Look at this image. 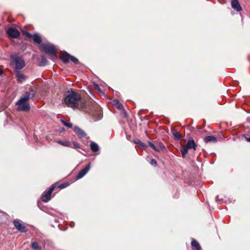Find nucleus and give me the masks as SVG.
<instances>
[{"label": "nucleus", "mask_w": 250, "mask_h": 250, "mask_svg": "<svg viewBox=\"0 0 250 250\" xmlns=\"http://www.w3.org/2000/svg\"><path fill=\"white\" fill-rule=\"evenodd\" d=\"M64 101L68 107L73 109L78 108L84 113H91L90 105L86 103L84 99L82 98L80 94L72 90L67 91Z\"/></svg>", "instance_id": "obj_1"}, {"label": "nucleus", "mask_w": 250, "mask_h": 250, "mask_svg": "<svg viewBox=\"0 0 250 250\" xmlns=\"http://www.w3.org/2000/svg\"><path fill=\"white\" fill-rule=\"evenodd\" d=\"M11 63L15 65L16 70H20L25 66V63L23 59L17 54L11 56Z\"/></svg>", "instance_id": "obj_2"}, {"label": "nucleus", "mask_w": 250, "mask_h": 250, "mask_svg": "<svg viewBox=\"0 0 250 250\" xmlns=\"http://www.w3.org/2000/svg\"><path fill=\"white\" fill-rule=\"evenodd\" d=\"M41 47L45 53L50 55L52 60L56 59V56L55 55L56 48L53 44L43 43L42 44Z\"/></svg>", "instance_id": "obj_3"}, {"label": "nucleus", "mask_w": 250, "mask_h": 250, "mask_svg": "<svg viewBox=\"0 0 250 250\" xmlns=\"http://www.w3.org/2000/svg\"><path fill=\"white\" fill-rule=\"evenodd\" d=\"M196 148L197 145L193 139L188 140L185 146L181 150L182 157H185L188 149L193 148L195 150Z\"/></svg>", "instance_id": "obj_4"}, {"label": "nucleus", "mask_w": 250, "mask_h": 250, "mask_svg": "<svg viewBox=\"0 0 250 250\" xmlns=\"http://www.w3.org/2000/svg\"><path fill=\"white\" fill-rule=\"evenodd\" d=\"M60 59L65 63H67L69 60L75 64H77L79 62L78 60L76 58L70 55L66 52H63L62 53V55L60 57Z\"/></svg>", "instance_id": "obj_5"}, {"label": "nucleus", "mask_w": 250, "mask_h": 250, "mask_svg": "<svg viewBox=\"0 0 250 250\" xmlns=\"http://www.w3.org/2000/svg\"><path fill=\"white\" fill-rule=\"evenodd\" d=\"M17 109L18 111H28L30 106L27 101H23L21 99L17 102Z\"/></svg>", "instance_id": "obj_6"}, {"label": "nucleus", "mask_w": 250, "mask_h": 250, "mask_svg": "<svg viewBox=\"0 0 250 250\" xmlns=\"http://www.w3.org/2000/svg\"><path fill=\"white\" fill-rule=\"evenodd\" d=\"M55 186L52 185L47 191H44L42 196V200L44 202H48L51 199V195Z\"/></svg>", "instance_id": "obj_7"}, {"label": "nucleus", "mask_w": 250, "mask_h": 250, "mask_svg": "<svg viewBox=\"0 0 250 250\" xmlns=\"http://www.w3.org/2000/svg\"><path fill=\"white\" fill-rule=\"evenodd\" d=\"M24 34L27 38L32 39L34 42L38 44L41 43L42 42L41 36L38 34H35L32 35L29 32L26 31L24 32Z\"/></svg>", "instance_id": "obj_8"}, {"label": "nucleus", "mask_w": 250, "mask_h": 250, "mask_svg": "<svg viewBox=\"0 0 250 250\" xmlns=\"http://www.w3.org/2000/svg\"><path fill=\"white\" fill-rule=\"evenodd\" d=\"M6 33L8 36L12 38H18L20 35V32L17 29L13 27L9 28Z\"/></svg>", "instance_id": "obj_9"}, {"label": "nucleus", "mask_w": 250, "mask_h": 250, "mask_svg": "<svg viewBox=\"0 0 250 250\" xmlns=\"http://www.w3.org/2000/svg\"><path fill=\"white\" fill-rule=\"evenodd\" d=\"M35 95V92L32 89H31L29 91L25 92L21 97V99L27 101L32 98Z\"/></svg>", "instance_id": "obj_10"}, {"label": "nucleus", "mask_w": 250, "mask_h": 250, "mask_svg": "<svg viewBox=\"0 0 250 250\" xmlns=\"http://www.w3.org/2000/svg\"><path fill=\"white\" fill-rule=\"evenodd\" d=\"M90 168V164H88L85 167L81 169L78 174L77 175L76 178L77 180L83 178L89 170Z\"/></svg>", "instance_id": "obj_11"}, {"label": "nucleus", "mask_w": 250, "mask_h": 250, "mask_svg": "<svg viewBox=\"0 0 250 250\" xmlns=\"http://www.w3.org/2000/svg\"><path fill=\"white\" fill-rule=\"evenodd\" d=\"M13 224L15 228L20 231L21 232H25L26 231L27 229L26 227L20 221L15 220L14 221Z\"/></svg>", "instance_id": "obj_12"}, {"label": "nucleus", "mask_w": 250, "mask_h": 250, "mask_svg": "<svg viewBox=\"0 0 250 250\" xmlns=\"http://www.w3.org/2000/svg\"><path fill=\"white\" fill-rule=\"evenodd\" d=\"M231 5L233 9L236 10L238 12L242 10V7L238 0H232L231 1Z\"/></svg>", "instance_id": "obj_13"}, {"label": "nucleus", "mask_w": 250, "mask_h": 250, "mask_svg": "<svg viewBox=\"0 0 250 250\" xmlns=\"http://www.w3.org/2000/svg\"><path fill=\"white\" fill-rule=\"evenodd\" d=\"M16 76L19 81L22 82L26 79V77L20 70H17Z\"/></svg>", "instance_id": "obj_14"}, {"label": "nucleus", "mask_w": 250, "mask_h": 250, "mask_svg": "<svg viewBox=\"0 0 250 250\" xmlns=\"http://www.w3.org/2000/svg\"><path fill=\"white\" fill-rule=\"evenodd\" d=\"M74 131L77 133L79 135L82 137H85L86 136V134L82 129L77 126H76L74 128Z\"/></svg>", "instance_id": "obj_15"}, {"label": "nucleus", "mask_w": 250, "mask_h": 250, "mask_svg": "<svg viewBox=\"0 0 250 250\" xmlns=\"http://www.w3.org/2000/svg\"><path fill=\"white\" fill-rule=\"evenodd\" d=\"M191 246L194 250H200L201 249L199 243L195 240H192L191 241Z\"/></svg>", "instance_id": "obj_16"}, {"label": "nucleus", "mask_w": 250, "mask_h": 250, "mask_svg": "<svg viewBox=\"0 0 250 250\" xmlns=\"http://www.w3.org/2000/svg\"><path fill=\"white\" fill-rule=\"evenodd\" d=\"M204 141L207 143L211 142L215 143L217 142V139L213 136H208L205 137Z\"/></svg>", "instance_id": "obj_17"}, {"label": "nucleus", "mask_w": 250, "mask_h": 250, "mask_svg": "<svg viewBox=\"0 0 250 250\" xmlns=\"http://www.w3.org/2000/svg\"><path fill=\"white\" fill-rule=\"evenodd\" d=\"M90 148L93 152H96L99 151V147L97 144L92 142L90 145Z\"/></svg>", "instance_id": "obj_18"}, {"label": "nucleus", "mask_w": 250, "mask_h": 250, "mask_svg": "<svg viewBox=\"0 0 250 250\" xmlns=\"http://www.w3.org/2000/svg\"><path fill=\"white\" fill-rule=\"evenodd\" d=\"M57 143L64 146H71V144L68 141H63L62 140H59L57 141Z\"/></svg>", "instance_id": "obj_19"}, {"label": "nucleus", "mask_w": 250, "mask_h": 250, "mask_svg": "<svg viewBox=\"0 0 250 250\" xmlns=\"http://www.w3.org/2000/svg\"><path fill=\"white\" fill-rule=\"evenodd\" d=\"M134 143L140 146L143 149H145L146 146L140 140L134 141Z\"/></svg>", "instance_id": "obj_20"}, {"label": "nucleus", "mask_w": 250, "mask_h": 250, "mask_svg": "<svg viewBox=\"0 0 250 250\" xmlns=\"http://www.w3.org/2000/svg\"><path fill=\"white\" fill-rule=\"evenodd\" d=\"M32 248L35 250H41V248L36 242H33L32 243Z\"/></svg>", "instance_id": "obj_21"}, {"label": "nucleus", "mask_w": 250, "mask_h": 250, "mask_svg": "<svg viewBox=\"0 0 250 250\" xmlns=\"http://www.w3.org/2000/svg\"><path fill=\"white\" fill-rule=\"evenodd\" d=\"M113 104L114 105H116L117 106V107L119 108V109H122L123 108V106L122 105V104H121L120 103H119V101L117 99H114L113 101Z\"/></svg>", "instance_id": "obj_22"}, {"label": "nucleus", "mask_w": 250, "mask_h": 250, "mask_svg": "<svg viewBox=\"0 0 250 250\" xmlns=\"http://www.w3.org/2000/svg\"><path fill=\"white\" fill-rule=\"evenodd\" d=\"M61 122L65 126L68 128H71L72 127V124L67 121L62 120Z\"/></svg>", "instance_id": "obj_23"}, {"label": "nucleus", "mask_w": 250, "mask_h": 250, "mask_svg": "<svg viewBox=\"0 0 250 250\" xmlns=\"http://www.w3.org/2000/svg\"><path fill=\"white\" fill-rule=\"evenodd\" d=\"M47 62V61L46 58L44 56H41V66H44L46 65Z\"/></svg>", "instance_id": "obj_24"}, {"label": "nucleus", "mask_w": 250, "mask_h": 250, "mask_svg": "<svg viewBox=\"0 0 250 250\" xmlns=\"http://www.w3.org/2000/svg\"><path fill=\"white\" fill-rule=\"evenodd\" d=\"M148 144L150 147L153 149L155 151L159 152V150L155 146V145L151 142L148 141Z\"/></svg>", "instance_id": "obj_25"}, {"label": "nucleus", "mask_w": 250, "mask_h": 250, "mask_svg": "<svg viewBox=\"0 0 250 250\" xmlns=\"http://www.w3.org/2000/svg\"><path fill=\"white\" fill-rule=\"evenodd\" d=\"M173 135L174 137L175 138H177L178 140H180L181 138L180 134L178 131L174 132L173 133Z\"/></svg>", "instance_id": "obj_26"}, {"label": "nucleus", "mask_w": 250, "mask_h": 250, "mask_svg": "<svg viewBox=\"0 0 250 250\" xmlns=\"http://www.w3.org/2000/svg\"><path fill=\"white\" fill-rule=\"evenodd\" d=\"M150 164L153 166H156L157 163L154 159H152L150 161Z\"/></svg>", "instance_id": "obj_27"}, {"label": "nucleus", "mask_w": 250, "mask_h": 250, "mask_svg": "<svg viewBox=\"0 0 250 250\" xmlns=\"http://www.w3.org/2000/svg\"><path fill=\"white\" fill-rule=\"evenodd\" d=\"M68 184L67 183H64L61 184L59 186V187L61 188H63L67 187Z\"/></svg>", "instance_id": "obj_28"}, {"label": "nucleus", "mask_w": 250, "mask_h": 250, "mask_svg": "<svg viewBox=\"0 0 250 250\" xmlns=\"http://www.w3.org/2000/svg\"><path fill=\"white\" fill-rule=\"evenodd\" d=\"M73 146L75 148H80V145L76 142H73Z\"/></svg>", "instance_id": "obj_29"}, {"label": "nucleus", "mask_w": 250, "mask_h": 250, "mask_svg": "<svg viewBox=\"0 0 250 250\" xmlns=\"http://www.w3.org/2000/svg\"><path fill=\"white\" fill-rule=\"evenodd\" d=\"M102 117V116L101 113H99L98 115V118L96 119V120H100Z\"/></svg>", "instance_id": "obj_30"}, {"label": "nucleus", "mask_w": 250, "mask_h": 250, "mask_svg": "<svg viewBox=\"0 0 250 250\" xmlns=\"http://www.w3.org/2000/svg\"><path fill=\"white\" fill-rule=\"evenodd\" d=\"M160 146L162 148H165V146L163 145L162 144H160Z\"/></svg>", "instance_id": "obj_31"}, {"label": "nucleus", "mask_w": 250, "mask_h": 250, "mask_svg": "<svg viewBox=\"0 0 250 250\" xmlns=\"http://www.w3.org/2000/svg\"><path fill=\"white\" fill-rule=\"evenodd\" d=\"M3 73L2 70L0 68V75H2Z\"/></svg>", "instance_id": "obj_32"}, {"label": "nucleus", "mask_w": 250, "mask_h": 250, "mask_svg": "<svg viewBox=\"0 0 250 250\" xmlns=\"http://www.w3.org/2000/svg\"><path fill=\"white\" fill-rule=\"evenodd\" d=\"M95 87L97 88V89H99V86L96 84V86H95Z\"/></svg>", "instance_id": "obj_33"}, {"label": "nucleus", "mask_w": 250, "mask_h": 250, "mask_svg": "<svg viewBox=\"0 0 250 250\" xmlns=\"http://www.w3.org/2000/svg\"><path fill=\"white\" fill-rule=\"evenodd\" d=\"M247 140L248 142H250V138H247Z\"/></svg>", "instance_id": "obj_34"}]
</instances>
